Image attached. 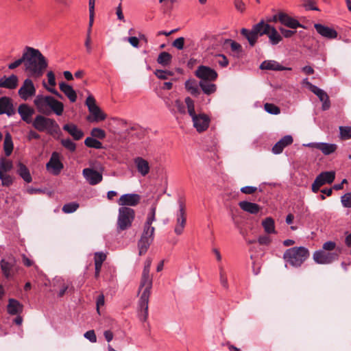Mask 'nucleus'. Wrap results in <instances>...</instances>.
Masks as SVG:
<instances>
[{"label": "nucleus", "instance_id": "nucleus-14", "mask_svg": "<svg viewBox=\"0 0 351 351\" xmlns=\"http://www.w3.org/2000/svg\"><path fill=\"white\" fill-rule=\"evenodd\" d=\"M20 97L26 101L34 96L36 94V88L32 80L29 78L25 79L18 91Z\"/></svg>", "mask_w": 351, "mask_h": 351}, {"label": "nucleus", "instance_id": "nucleus-54", "mask_svg": "<svg viewBox=\"0 0 351 351\" xmlns=\"http://www.w3.org/2000/svg\"><path fill=\"white\" fill-rule=\"evenodd\" d=\"M219 278L222 287L227 289L228 288V278L226 273L222 267H219Z\"/></svg>", "mask_w": 351, "mask_h": 351}, {"label": "nucleus", "instance_id": "nucleus-56", "mask_svg": "<svg viewBox=\"0 0 351 351\" xmlns=\"http://www.w3.org/2000/svg\"><path fill=\"white\" fill-rule=\"evenodd\" d=\"M23 63L24 64V66L25 67V58H24V51L23 52V55L21 58L8 64V69L11 70L15 69Z\"/></svg>", "mask_w": 351, "mask_h": 351}, {"label": "nucleus", "instance_id": "nucleus-61", "mask_svg": "<svg viewBox=\"0 0 351 351\" xmlns=\"http://www.w3.org/2000/svg\"><path fill=\"white\" fill-rule=\"evenodd\" d=\"M84 336L92 343H95L97 341V337L93 330H88L84 333Z\"/></svg>", "mask_w": 351, "mask_h": 351}, {"label": "nucleus", "instance_id": "nucleus-10", "mask_svg": "<svg viewBox=\"0 0 351 351\" xmlns=\"http://www.w3.org/2000/svg\"><path fill=\"white\" fill-rule=\"evenodd\" d=\"M156 204H154L147 213L146 221L143 225V230L141 236H145L151 241H154L155 228L152 223L156 221Z\"/></svg>", "mask_w": 351, "mask_h": 351}, {"label": "nucleus", "instance_id": "nucleus-9", "mask_svg": "<svg viewBox=\"0 0 351 351\" xmlns=\"http://www.w3.org/2000/svg\"><path fill=\"white\" fill-rule=\"evenodd\" d=\"M86 105L90 114L87 117V121L89 122H99L106 119V114L96 105V101L92 95H89L86 98Z\"/></svg>", "mask_w": 351, "mask_h": 351}, {"label": "nucleus", "instance_id": "nucleus-53", "mask_svg": "<svg viewBox=\"0 0 351 351\" xmlns=\"http://www.w3.org/2000/svg\"><path fill=\"white\" fill-rule=\"evenodd\" d=\"M79 207V204L76 202H71L66 204L62 207V211L64 213H71L75 212Z\"/></svg>", "mask_w": 351, "mask_h": 351}, {"label": "nucleus", "instance_id": "nucleus-47", "mask_svg": "<svg viewBox=\"0 0 351 351\" xmlns=\"http://www.w3.org/2000/svg\"><path fill=\"white\" fill-rule=\"evenodd\" d=\"M213 61L215 64H219L221 67L227 66L229 63L227 58L223 54L215 55Z\"/></svg>", "mask_w": 351, "mask_h": 351}, {"label": "nucleus", "instance_id": "nucleus-23", "mask_svg": "<svg viewBox=\"0 0 351 351\" xmlns=\"http://www.w3.org/2000/svg\"><path fill=\"white\" fill-rule=\"evenodd\" d=\"M15 113L13 108L12 101L10 97H2L0 98V115L6 114L12 116Z\"/></svg>", "mask_w": 351, "mask_h": 351}, {"label": "nucleus", "instance_id": "nucleus-63", "mask_svg": "<svg viewBox=\"0 0 351 351\" xmlns=\"http://www.w3.org/2000/svg\"><path fill=\"white\" fill-rule=\"evenodd\" d=\"M258 242L260 245H268L271 242V239L268 235H261L258 239Z\"/></svg>", "mask_w": 351, "mask_h": 351}, {"label": "nucleus", "instance_id": "nucleus-7", "mask_svg": "<svg viewBox=\"0 0 351 351\" xmlns=\"http://www.w3.org/2000/svg\"><path fill=\"white\" fill-rule=\"evenodd\" d=\"M34 128L39 132H47L49 134H58L60 127L56 121L43 115H37L32 122Z\"/></svg>", "mask_w": 351, "mask_h": 351}, {"label": "nucleus", "instance_id": "nucleus-46", "mask_svg": "<svg viewBox=\"0 0 351 351\" xmlns=\"http://www.w3.org/2000/svg\"><path fill=\"white\" fill-rule=\"evenodd\" d=\"M0 180L3 186L9 187L13 184L14 178L8 173H0Z\"/></svg>", "mask_w": 351, "mask_h": 351}, {"label": "nucleus", "instance_id": "nucleus-62", "mask_svg": "<svg viewBox=\"0 0 351 351\" xmlns=\"http://www.w3.org/2000/svg\"><path fill=\"white\" fill-rule=\"evenodd\" d=\"M279 31L287 38L292 37L296 33L295 30L287 29L284 27H280Z\"/></svg>", "mask_w": 351, "mask_h": 351}, {"label": "nucleus", "instance_id": "nucleus-55", "mask_svg": "<svg viewBox=\"0 0 351 351\" xmlns=\"http://www.w3.org/2000/svg\"><path fill=\"white\" fill-rule=\"evenodd\" d=\"M61 144L63 147H64L66 149L69 150L70 152H74L76 149V145L75 143H73L71 139L66 138V139H62L61 141Z\"/></svg>", "mask_w": 351, "mask_h": 351}, {"label": "nucleus", "instance_id": "nucleus-17", "mask_svg": "<svg viewBox=\"0 0 351 351\" xmlns=\"http://www.w3.org/2000/svg\"><path fill=\"white\" fill-rule=\"evenodd\" d=\"M193 126L198 132L206 130L210 124V118L205 114H195L191 117Z\"/></svg>", "mask_w": 351, "mask_h": 351}, {"label": "nucleus", "instance_id": "nucleus-58", "mask_svg": "<svg viewBox=\"0 0 351 351\" xmlns=\"http://www.w3.org/2000/svg\"><path fill=\"white\" fill-rule=\"evenodd\" d=\"M156 77L161 80H167L169 76L172 75L173 73L169 71L156 70L155 72Z\"/></svg>", "mask_w": 351, "mask_h": 351}, {"label": "nucleus", "instance_id": "nucleus-12", "mask_svg": "<svg viewBox=\"0 0 351 351\" xmlns=\"http://www.w3.org/2000/svg\"><path fill=\"white\" fill-rule=\"evenodd\" d=\"M179 210L176 213V225L174 232L176 234L180 235L184 229L186 223V208L183 202L179 201Z\"/></svg>", "mask_w": 351, "mask_h": 351}, {"label": "nucleus", "instance_id": "nucleus-32", "mask_svg": "<svg viewBox=\"0 0 351 351\" xmlns=\"http://www.w3.org/2000/svg\"><path fill=\"white\" fill-rule=\"evenodd\" d=\"M264 231L267 234H276L275 221L271 217H266L261 222Z\"/></svg>", "mask_w": 351, "mask_h": 351}, {"label": "nucleus", "instance_id": "nucleus-19", "mask_svg": "<svg viewBox=\"0 0 351 351\" xmlns=\"http://www.w3.org/2000/svg\"><path fill=\"white\" fill-rule=\"evenodd\" d=\"M278 21L282 25L291 29H295L298 27L304 28V25H302L297 19L284 12H279Z\"/></svg>", "mask_w": 351, "mask_h": 351}, {"label": "nucleus", "instance_id": "nucleus-16", "mask_svg": "<svg viewBox=\"0 0 351 351\" xmlns=\"http://www.w3.org/2000/svg\"><path fill=\"white\" fill-rule=\"evenodd\" d=\"M141 196L136 193H126L122 195L117 201V204L121 207L135 206L139 204Z\"/></svg>", "mask_w": 351, "mask_h": 351}, {"label": "nucleus", "instance_id": "nucleus-44", "mask_svg": "<svg viewBox=\"0 0 351 351\" xmlns=\"http://www.w3.org/2000/svg\"><path fill=\"white\" fill-rule=\"evenodd\" d=\"M84 145L88 147L95 148V149H101L102 143L96 139L94 137H87L84 141Z\"/></svg>", "mask_w": 351, "mask_h": 351}, {"label": "nucleus", "instance_id": "nucleus-30", "mask_svg": "<svg viewBox=\"0 0 351 351\" xmlns=\"http://www.w3.org/2000/svg\"><path fill=\"white\" fill-rule=\"evenodd\" d=\"M335 178V172L333 171H325L319 174L315 180H318L319 186H323L325 184H331Z\"/></svg>", "mask_w": 351, "mask_h": 351}, {"label": "nucleus", "instance_id": "nucleus-35", "mask_svg": "<svg viewBox=\"0 0 351 351\" xmlns=\"http://www.w3.org/2000/svg\"><path fill=\"white\" fill-rule=\"evenodd\" d=\"M17 173L27 183L32 181V178L28 168L21 162L18 164Z\"/></svg>", "mask_w": 351, "mask_h": 351}, {"label": "nucleus", "instance_id": "nucleus-43", "mask_svg": "<svg viewBox=\"0 0 351 351\" xmlns=\"http://www.w3.org/2000/svg\"><path fill=\"white\" fill-rule=\"evenodd\" d=\"M172 60V56L166 51L161 52L157 59L158 64L166 66L170 64Z\"/></svg>", "mask_w": 351, "mask_h": 351}, {"label": "nucleus", "instance_id": "nucleus-48", "mask_svg": "<svg viewBox=\"0 0 351 351\" xmlns=\"http://www.w3.org/2000/svg\"><path fill=\"white\" fill-rule=\"evenodd\" d=\"M340 138L342 140H348L351 138V127H339Z\"/></svg>", "mask_w": 351, "mask_h": 351}, {"label": "nucleus", "instance_id": "nucleus-45", "mask_svg": "<svg viewBox=\"0 0 351 351\" xmlns=\"http://www.w3.org/2000/svg\"><path fill=\"white\" fill-rule=\"evenodd\" d=\"M13 163L11 160L1 158L0 160V173H8L12 170Z\"/></svg>", "mask_w": 351, "mask_h": 351}, {"label": "nucleus", "instance_id": "nucleus-37", "mask_svg": "<svg viewBox=\"0 0 351 351\" xmlns=\"http://www.w3.org/2000/svg\"><path fill=\"white\" fill-rule=\"evenodd\" d=\"M212 81L201 80L199 86L206 95H211L217 90L216 84L211 83Z\"/></svg>", "mask_w": 351, "mask_h": 351}, {"label": "nucleus", "instance_id": "nucleus-40", "mask_svg": "<svg viewBox=\"0 0 351 351\" xmlns=\"http://www.w3.org/2000/svg\"><path fill=\"white\" fill-rule=\"evenodd\" d=\"M94 19H89V23H88V27L86 32V40L84 43V45L86 49V52L88 53H90L92 52V40H91V31H92V26L93 24Z\"/></svg>", "mask_w": 351, "mask_h": 351}, {"label": "nucleus", "instance_id": "nucleus-42", "mask_svg": "<svg viewBox=\"0 0 351 351\" xmlns=\"http://www.w3.org/2000/svg\"><path fill=\"white\" fill-rule=\"evenodd\" d=\"M319 146V150H320L324 155H329L335 152L337 148L336 144L320 143Z\"/></svg>", "mask_w": 351, "mask_h": 351}, {"label": "nucleus", "instance_id": "nucleus-20", "mask_svg": "<svg viewBox=\"0 0 351 351\" xmlns=\"http://www.w3.org/2000/svg\"><path fill=\"white\" fill-rule=\"evenodd\" d=\"M47 169L53 175H58L63 168L62 163L60 161L58 154L53 152L49 161L47 163Z\"/></svg>", "mask_w": 351, "mask_h": 351}, {"label": "nucleus", "instance_id": "nucleus-11", "mask_svg": "<svg viewBox=\"0 0 351 351\" xmlns=\"http://www.w3.org/2000/svg\"><path fill=\"white\" fill-rule=\"evenodd\" d=\"M71 282L64 278L56 276L52 280V291L56 292L58 296L62 298L67 290H73Z\"/></svg>", "mask_w": 351, "mask_h": 351}, {"label": "nucleus", "instance_id": "nucleus-49", "mask_svg": "<svg viewBox=\"0 0 351 351\" xmlns=\"http://www.w3.org/2000/svg\"><path fill=\"white\" fill-rule=\"evenodd\" d=\"M173 106L176 110L171 111L173 114L180 113L184 114L186 113L185 106L180 99H176Z\"/></svg>", "mask_w": 351, "mask_h": 351}, {"label": "nucleus", "instance_id": "nucleus-50", "mask_svg": "<svg viewBox=\"0 0 351 351\" xmlns=\"http://www.w3.org/2000/svg\"><path fill=\"white\" fill-rule=\"evenodd\" d=\"M185 104L187 107V111L189 114L192 117L196 114L195 111L194 101L189 97L185 98Z\"/></svg>", "mask_w": 351, "mask_h": 351}, {"label": "nucleus", "instance_id": "nucleus-15", "mask_svg": "<svg viewBox=\"0 0 351 351\" xmlns=\"http://www.w3.org/2000/svg\"><path fill=\"white\" fill-rule=\"evenodd\" d=\"M309 90L316 95L319 100L322 102V108L323 110L329 109L330 106V101L327 93L322 89L318 88L315 85L312 84L310 82H307Z\"/></svg>", "mask_w": 351, "mask_h": 351}, {"label": "nucleus", "instance_id": "nucleus-1", "mask_svg": "<svg viewBox=\"0 0 351 351\" xmlns=\"http://www.w3.org/2000/svg\"><path fill=\"white\" fill-rule=\"evenodd\" d=\"M151 265L152 259L149 258H147L145 262L138 289V292L141 293L138 301V307L141 311L140 319L143 322H145L148 317V304L153 284V278L149 274Z\"/></svg>", "mask_w": 351, "mask_h": 351}, {"label": "nucleus", "instance_id": "nucleus-22", "mask_svg": "<svg viewBox=\"0 0 351 351\" xmlns=\"http://www.w3.org/2000/svg\"><path fill=\"white\" fill-rule=\"evenodd\" d=\"M134 164L138 173L143 177L146 176L150 171L149 162L143 157L138 156L134 158Z\"/></svg>", "mask_w": 351, "mask_h": 351}, {"label": "nucleus", "instance_id": "nucleus-34", "mask_svg": "<svg viewBox=\"0 0 351 351\" xmlns=\"http://www.w3.org/2000/svg\"><path fill=\"white\" fill-rule=\"evenodd\" d=\"M267 36L269 38V43L272 45H278L282 40V36L278 33L277 29L271 25H270V28Z\"/></svg>", "mask_w": 351, "mask_h": 351}, {"label": "nucleus", "instance_id": "nucleus-6", "mask_svg": "<svg viewBox=\"0 0 351 351\" xmlns=\"http://www.w3.org/2000/svg\"><path fill=\"white\" fill-rule=\"evenodd\" d=\"M269 28L270 25L261 20L258 23L254 25L251 29L242 28L241 34L247 40L250 45L254 47L260 36L267 35Z\"/></svg>", "mask_w": 351, "mask_h": 351}, {"label": "nucleus", "instance_id": "nucleus-26", "mask_svg": "<svg viewBox=\"0 0 351 351\" xmlns=\"http://www.w3.org/2000/svg\"><path fill=\"white\" fill-rule=\"evenodd\" d=\"M260 69L262 70H271V71H285L291 70L289 67H285L279 64L276 60H265L261 65Z\"/></svg>", "mask_w": 351, "mask_h": 351}, {"label": "nucleus", "instance_id": "nucleus-36", "mask_svg": "<svg viewBox=\"0 0 351 351\" xmlns=\"http://www.w3.org/2000/svg\"><path fill=\"white\" fill-rule=\"evenodd\" d=\"M23 311V305L16 300L10 299L8 305V313L10 315H16Z\"/></svg>", "mask_w": 351, "mask_h": 351}, {"label": "nucleus", "instance_id": "nucleus-27", "mask_svg": "<svg viewBox=\"0 0 351 351\" xmlns=\"http://www.w3.org/2000/svg\"><path fill=\"white\" fill-rule=\"evenodd\" d=\"M293 143V138L290 135L285 136L279 141H278L272 148V152L278 154L282 152L284 148Z\"/></svg>", "mask_w": 351, "mask_h": 351}, {"label": "nucleus", "instance_id": "nucleus-2", "mask_svg": "<svg viewBox=\"0 0 351 351\" xmlns=\"http://www.w3.org/2000/svg\"><path fill=\"white\" fill-rule=\"evenodd\" d=\"M25 72L29 77L40 78L48 66V61L42 53L32 47L24 48Z\"/></svg>", "mask_w": 351, "mask_h": 351}, {"label": "nucleus", "instance_id": "nucleus-21", "mask_svg": "<svg viewBox=\"0 0 351 351\" xmlns=\"http://www.w3.org/2000/svg\"><path fill=\"white\" fill-rule=\"evenodd\" d=\"M314 27L317 32L324 38L328 39H334L337 37V31L330 27L324 25L320 23H315Z\"/></svg>", "mask_w": 351, "mask_h": 351}, {"label": "nucleus", "instance_id": "nucleus-8", "mask_svg": "<svg viewBox=\"0 0 351 351\" xmlns=\"http://www.w3.org/2000/svg\"><path fill=\"white\" fill-rule=\"evenodd\" d=\"M135 210L130 207H120L119 208L117 221L118 231H123L129 229L134 220Z\"/></svg>", "mask_w": 351, "mask_h": 351}, {"label": "nucleus", "instance_id": "nucleus-33", "mask_svg": "<svg viewBox=\"0 0 351 351\" xmlns=\"http://www.w3.org/2000/svg\"><path fill=\"white\" fill-rule=\"evenodd\" d=\"M15 261L14 258L9 257L7 260L2 259L1 261V268L3 274L8 278L10 276V271L14 265Z\"/></svg>", "mask_w": 351, "mask_h": 351}, {"label": "nucleus", "instance_id": "nucleus-31", "mask_svg": "<svg viewBox=\"0 0 351 351\" xmlns=\"http://www.w3.org/2000/svg\"><path fill=\"white\" fill-rule=\"evenodd\" d=\"M3 88L8 89H14L17 87L19 83V78L16 75L12 74L9 77L3 76Z\"/></svg>", "mask_w": 351, "mask_h": 351}, {"label": "nucleus", "instance_id": "nucleus-4", "mask_svg": "<svg viewBox=\"0 0 351 351\" xmlns=\"http://www.w3.org/2000/svg\"><path fill=\"white\" fill-rule=\"evenodd\" d=\"M34 104L39 112L46 115L53 112L60 116L64 111V104L51 96L38 95L34 99Z\"/></svg>", "mask_w": 351, "mask_h": 351}, {"label": "nucleus", "instance_id": "nucleus-57", "mask_svg": "<svg viewBox=\"0 0 351 351\" xmlns=\"http://www.w3.org/2000/svg\"><path fill=\"white\" fill-rule=\"evenodd\" d=\"M106 258V255L103 252H96L95 254V265L102 266L103 263Z\"/></svg>", "mask_w": 351, "mask_h": 351}, {"label": "nucleus", "instance_id": "nucleus-52", "mask_svg": "<svg viewBox=\"0 0 351 351\" xmlns=\"http://www.w3.org/2000/svg\"><path fill=\"white\" fill-rule=\"evenodd\" d=\"M90 134L93 137L99 139H104L106 136L105 131L99 128H93L90 131Z\"/></svg>", "mask_w": 351, "mask_h": 351}, {"label": "nucleus", "instance_id": "nucleus-28", "mask_svg": "<svg viewBox=\"0 0 351 351\" xmlns=\"http://www.w3.org/2000/svg\"><path fill=\"white\" fill-rule=\"evenodd\" d=\"M239 206L243 211L254 215L257 214L261 209L258 204L247 201L240 202Z\"/></svg>", "mask_w": 351, "mask_h": 351}, {"label": "nucleus", "instance_id": "nucleus-13", "mask_svg": "<svg viewBox=\"0 0 351 351\" xmlns=\"http://www.w3.org/2000/svg\"><path fill=\"white\" fill-rule=\"evenodd\" d=\"M195 75L201 80L205 81H215L218 77V74L215 70L203 65L197 67L195 71Z\"/></svg>", "mask_w": 351, "mask_h": 351}, {"label": "nucleus", "instance_id": "nucleus-41", "mask_svg": "<svg viewBox=\"0 0 351 351\" xmlns=\"http://www.w3.org/2000/svg\"><path fill=\"white\" fill-rule=\"evenodd\" d=\"M3 149L6 156H10L13 150V142L12 136L8 132L6 133L4 138Z\"/></svg>", "mask_w": 351, "mask_h": 351}, {"label": "nucleus", "instance_id": "nucleus-39", "mask_svg": "<svg viewBox=\"0 0 351 351\" xmlns=\"http://www.w3.org/2000/svg\"><path fill=\"white\" fill-rule=\"evenodd\" d=\"M185 88L193 96H197L200 93L197 82L193 79L185 82Z\"/></svg>", "mask_w": 351, "mask_h": 351}, {"label": "nucleus", "instance_id": "nucleus-59", "mask_svg": "<svg viewBox=\"0 0 351 351\" xmlns=\"http://www.w3.org/2000/svg\"><path fill=\"white\" fill-rule=\"evenodd\" d=\"M341 202L344 207H351V193H348L341 197Z\"/></svg>", "mask_w": 351, "mask_h": 351}, {"label": "nucleus", "instance_id": "nucleus-29", "mask_svg": "<svg viewBox=\"0 0 351 351\" xmlns=\"http://www.w3.org/2000/svg\"><path fill=\"white\" fill-rule=\"evenodd\" d=\"M60 89L69 98L71 102H75L77 99V94L71 86L61 82L59 84Z\"/></svg>", "mask_w": 351, "mask_h": 351}, {"label": "nucleus", "instance_id": "nucleus-60", "mask_svg": "<svg viewBox=\"0 0 351 351\" xmlns=\"http://www.w3.org/2000/svg\"><path fill=\"white\" fill-rule=\"evenodd\" d=\"M184 38L179 37L176 38L172 43V46L179 50L184 48Z\"/></svg>", "mask_w": 351, "mask_h": 351}, {"label": "nucleus", "instance_id": "nucleus-51", "mask_svg": "<svg viewBox=\"0 0 351 351\" xmlns=\"http://www.w3.org/2000/svg\"><path fill=\"white\" fill-rule=\"evenodd\" d=\"M264 109L267 112L271 114H278L280 112V110L277 106L270 103L265 104Z\"/></svg>", "mask_w": 351, "mask_h": 351}, {"label": "nucleus", "instance_id": "nucleus-64", "mask_svg": "<svg viewBox=\"0 0 351 351\" xmlns=\"http://www.w3.org/2000/svg\"><path fill=\"white\" fill-rule=\"evenodd\" d=\"M230 48L232 51L236 52L237 53H240L242 51L241 45L239 43L233 40H231Z\"/></svg>", "mask_w": 351, "mask_h": 351}, {"label": "nucleus", "instance_id": "nucleus-24", "mask_svg": "<svg viewBox=\"0 0 351 351\" xmlns=\"http://www.w3.org/2000/svg\"><path fill=\"white\" fill-rule=\"evenodd\" d=\"M18 112L23 121L27 123H30L32 122V117L34 113V110L32 108L29 107L25 104H21L19 106Z\"/></svg>", "mask_w": 351, "mask_h": 351}, {"label": "nucleus", "instance_id": "nucleus-38", "mask_svg": "<svg viewBox=\"0 0 351 351\" xmlns=\"http://www.w3.org/2000/svg\"><path fill=\"white\" fill-rule=\"evenodd\" d=\"M152 242L153 241H151L150 239H147L145 236H141V238L138 242L139 255L145 254L148 250Z\"/></svg>", "mask_w": 351, "mask_h": 351}, {"label": "nucleus", "instance_id": "nucleus-3", "mask_svg": "<svg viewBox=\"0 0 351 351\" xmlns=\"http://www.w3.org/2000/svg\"><path fill=\"white\" fill-rule=\"evenodd\" d=\"M341 252L335 242L329 241L323 244L321 250L313 253V258L317 264H330L339 258Z\"/></svg>", "mask_w": 351, "mask_h": 351}, {"label": "nucleus", "instance_id": "nucleus-25", "mask_svg": "<svg viewBox=\"0 0 351 351\" xmlns=\"http://www.w3.org/2000/svg\"><path fill=\"white\" fill-rule=\"evenodd\" d=\"M63 130L67 132L75 141H79L84 136V132L74 123L63 125Z\"/></svg>", "mask_w": 351, "mask_h": 351}, {"label": "nucleus", "instance_id": "nucleus-5", "mask_svg": "<svg viewBox=\"0 0 351 351\" xmlns=\"http://www.w3.org/2000/svg\"><path fill=\"white\" fill-rule=\"evenodd\" d=\"M308 250L305 247H293L287 249L284 254L283 259L294 267H300L309 257Z\"/></svg>", "mask_w": 351, "mask_h": 351}, {"label": "nucleus", "instance_id": "nucleus-18", "mask_svg": "<svg viewBox=\"0 0 351 351\" xmlns=\"http://www.w3.org/2000/svg\"><path fill=\"white\" fill-rule=\"evenodd\" d=\"M82 174L86 180L90 185H96L101 182L103 179L102 174L101 173L90 168L84 169Z\"/></svg>", "mask_w": 351, "mask_h": 351}]
</instances>
